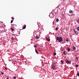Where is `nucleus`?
<instances>
[{"label":"nucleus","mask_w":79,"mask_h":79,"mask_svg":"<svg viewBox=\"0 0 79 79\" xmlns=\"http://www.w3.org/2000/svg\"><path fill=\"white\" fill-rule=\"evenodd\" d=\"M57 40H59V42H62L63 41V38L61 37H58L57 38Z\"/></svg>","instance_id":"1"},{"label":"nucleus","mask_w":79,"mask_h":79,"mask_svg":"<svg viewBox=\"0 0 79 79\" xmlns=\"http://www.w3.org/2000/svg\"><path fill=\"white\" fill-rule=\"evenodd\" d=\"M56 65V63L55 61L53 62L52 65V69H55V66Z\"/></svg>","instance_id":"2"},{"label":"nucleus","mask_w":79,"mask_h":79,"mask_svg":"<svg viewBox=\"0 0 79 79\" xmlns=\"http://www.w3.org/2000/svg\"><path fill=\"white\" fill-rule=\"evenodd\" d=\"M54 15L53 14H51L49 15V16L51 18H53Z\"/></svg>","instance_id":"3"},{"label":"nucleus","mask_w":79,"mask_h":79,"mask_svg":"<svg viewBox=\"0 0 79 79\" xmlns=\"http://www.w3.org/2000/svg\"><path fill=\"white\" fill-rule=\"evenodd\" d=\"M74 32H75V34H76L77 35L78 34V32H77L75 30H73Z\"/></svg>","instance_id":"4"},{"label":"nucleus","mask_w":79,"mask_h":79,"mask_svg":"<svg viewBox=\"0 0 79 79\" xmlns=\"http://www.w3.org/2000/svg\"><path fill=\"white\" fill-rule=\"evenodd\" d=\"M46 40H48V42L50 41V39L46 37Z\"/></svg>","instance_id":"5"},{"label":"nucleus","mask_w":79,"mask_h":79,"mask_svg":"<svg viewBox=\"0 0 79 79\" xmlns=\"http://www.w3.org/2000/svg\"><path fill=\"white\" fill-rule=\"evenodd\" d=\"M66 62L68 64H69V63H70V61H69V60H67Z\"/></svg>","instance_id":"6"},{"label":"nucleus","mask_w":79,"mask_h":79,"mask_svg":"<svg viewBox=\"0 0 79 79\" xmlns=\"http://www.w3.org/2000/svg\"><path fill=\"white\" fill-rule=\"evenodd\" d=\"M26 25H25L23 26V29H26Z\"/></svg>","instance_id":"7"},{"label":"nucleus","mask_w":79,"mask_h":79,"mask_svg":"<svg viewBox=\"0 0 79 79\" xmlns=\"http://www.w3.org/2000/svg\"><path fill=\"white\" fill-rule=\"evenodd\" d=\"M69 13H70L71 14H72L73 13V11L72 10L70 11L69 12Z\"/></svg>","instance_id":"8"},{"label":"nucleus","mask_w":79,"mask_h":79,"mask_svg":"<svg viewBox=\"0 0 79 79\" xmlns=\"http://www.w3.org/2000/svg\"><path fill=\"white\" fill-rule=\"evenodd\" d=\"M56 21L57 23H58V21H59V19H56Z\"/></svg>","instance_id":"9"},{"label":"nucleus","mask_w":79,"mask_h":79,"mask_svg":"<svg viewBox=\"0 0 79 79\" xmlns=\"http://www.w3.org/2000/svg\"><path fill=\"white\" fill-rule=\"evenodd\" d=\"M56 55V53L55 52H54L53 54V56H55Z\"/></svg>","instance_id":"10"},{"label":"nucleus","mask_w":79,"mask_h":79,"mask_svg":"<svg viewBox=\"0 0 79 79\" xmlns=\"http://www.w3.org/2000/svg\"><path fill=\"white\" fill-rule=\"evenodd\" d=\"M67 50H68V51H69V52H70V48H68Z\"/></svg>","instance_id":"11"},{"label":"nucleus","mask_w":79,"mask_h":79,"mask_svg":"<svg viewBox=\"0 0 79 79\" xmlns=\"http://www.w3.org/2000/svg\"><path fill=\"white\" fill-rule=\"evenodd\" d=\"M73 50H76V47H75L73 46Z\"/></svg>","instance_id":"12"},{"label":"nucleus","mask_w":79,"mask_h":79,"mask_svg":"<svg viewBox=\"0 0 79 79\" xmlns=\"http://www.w3.org/2000/svg\"><path fill=\"white\" fill-rule=\"evenodd\" d=\"M77 30H78V31H79V27H77Z\"/></svg>","instance_id":"13"},{"label":"nucleus","mask_w":79,"mask_h":79,"mask_svg":"<svg viewBox=\"0 0 79 79\" xmlns=\"http://www.w3.org/2000/svg\"><path fill=\"white\" fill-rule=\"evenodd\" d=\"M11 30H12V31H14V28H11Z\"/></svg>","instance_id":"14"},{"label":"nucleus","mask_w":79,"mask_h":79,"mask_svg":"<svg viewBox=\"0 0 79 79\" xmlns=\"http://www.w3.org/2000/svg\"><path fill=\"white\" fill-rule=\"evenodd\" d=\"M35 51L36 53L38 54V51H37L36 49L35 50Z\"/></svg>","instance_id":"15"},{"label":"nucleus","mask_w":79,"mask_h":79,"mask_svg":"<svg viewBox=\"0 0 79 79\" xmlns=\"http://www.w3.org/2000/svg\"><path fill=\"white\" fill-rule=\"evenodd\" d=\"M15 39V38L13 37V36L12 38V40H14Z\"/></svg>","instance_id":"16"},{"label":"nucleus","mask_w":79,"mask_h":79,"mask_svg":"<svg viewBox=\"0 0 79 79\" xmlns=\"http://www.w3.org/2000/svg\"><path fill=\"white\" fill-rule=\"evenodd\" d=\"M35 48H36V47H37V46L36 45H35L34 46Z\"/></svg>","instance_id":"17"},{"label":"nucleus","mask_w":79,"mask_h":79,"mask_svg":"<svg viewBox=\"0 0 79 79\" xmlns=\"http://www.w3.org/2000/svg\"><path fill=\"white\" fill-rule=\"evenodd\" d=\"M63 53H64V55H65V54L66 53V52H65V51H64Z\"/></svg>","instance_id":"18"},{"label":"nucleus","mask_w":79,"mask_h":79,"mask_svg":"<svg viewBox=\"0 0 79 79\" xmlns=\"http://www.w3.org/2000/svg\"><path fill=\"white\" fill-rule=\"evenodd\" d=\"M66 41H67V42H69V40H68V39H66Z\"/></svg>","instance_id":"19"},{"label":"nucleus","mask_w":79,"mask_h":79,"mask_svg":"<svg viewBox=\"0 0 79 79\" xmlns=\"http://www.w3.org/2000/svg\"><path fill=\"white\" fill-rule=\"evenodd\" d=\"M77 76H78V77H79V72H78L77 73Z\"/></svg>","instance_id":"20"},{"label":"nucleus","mask_w":79,"mask_h":79,"mask_svg":"<svg viewBox=\"0 0 79 79\" xmlns=\"http://www.w3.org/2000/svg\"><path fill=\"white\" fill-rule=\"evenodd\" d=\"M36 39H39V36H36Z\"/></svg>","instance_id":"21"},{"label":"nucleus","mask_w":79,"mask_h":79,"mask_svg":"<svg viewBox=\"0 0 79 79\" xmlns=\"http://www.w3.org/2000/svg\"><path fill=\"white\" fill-rule=\"evenodd\" d=\"M76 60H77V61H78V57H77L76 58Z\"/></svg>","instance_id":"22"},{"label":"nucleus","mask_w":79,"mask_h":79,"mask_svg":"<svg viewBox=\"0 0 79 79\" xmlns=\"http://www.w3.org/2000/svg\"><path fill=\"white\" fill-rule=\"evenodd\" d=\"M11 19H15V18H14L13 17H12V18H11Z\"/></svg>","instance_id":"23"},{"label":"nucleus","mask_w":79,"mask_h":79,"mask_svg":"<svg viewBox=\"0 0 79 79\" xmlns=\"http://www.w3.org/2000/svg\"><path fill=\"white\" fill-rule=\"evenodd\" d=\"M77 22L78 23H79V19L77 20Z\"/></svg>","instance_id":"24"},{"label":"nucleus","mask_w":79,"mask_h":79,"mask_svg":"<svg viewBox=\"0 0 79 79\" xmlns=\"http://www.w3.org/2000/svg\"><path fill=\"white\" fill-rule=\"evenodd\" d=\"M61 62L62 63V64H63V61L62 60L61 61Z\"/></svg>","instance_id":"25"},{"label":"nucleus","mask_w":79,"mask_h":79,"mask_svg":"<svg viewBox=\"0 0 79 79\" xmlns=\"http://www.w3.org/2000/svg\"><path fill=\"white\" fill-rule=\"evenodd\" d=\"M13 22V20H11V23H12Z\"/></svg>","instance_id":"26"},{"label":"nucleus","mask_w":79,"mask_h":79,"mask_svg":"<svg viewBox=\"0 0 79 79\" xmlns=\"http://www.w3.org/2000/svg\"><path fill=\"white\" fill-rule=\"evenodd\" d=\"M13 78L14 79H16V77H15V76L13 77Z\"/></svg>","instance_id":"27"},{"label":"nucleus","mask_w":79,"mask_h":79,"mask_svg":"<svg viewBox=\"0 0 79 79\" xmlns=\"http://www.w3.org/2000/svg\"><path fill=\"white\" fill-rule=\"evenodd\" d=\"M78 66V65H76V68H77Z\"/></svg>","instance_id":"28"},{"label":"nucleus","mask_w":79,"mask_h":79,"mask_svg":"<svg viewBox=\"0 0 79 79\" xmlns=\"http://www.w3.org/2000/svg\"><path fill=\"white\" fill-rule=\"evenodd\" d=\"M58 28H57V27H56V30H58Z\"/></svg>","instance_id":"29"},{"label":"nucleus","mask_w":79,"mask_h":79,"mask_svg":"<svg viewBox=\"0 0 79 79\" xmlns=\"http://www.w3.org/2000/svg\"><path fill=\"white\" fill-rule=\"evenodd\" d=\"M1 74H3V73L2 72L1 73Z\"/></svg>","instance_id":"30"},{"label":"nucleus","mask_w":79,"mask_h":79,"mask_svg":"<svg viewBox=\"0 0 79 79\" xmlns=\"http://www.w3.org/2000/svg\"><path fill=\"white\" fill-rule=\"evenodd\" d=\"M5 69H7L6 68V67L5 68Z\"/></svg>","instance_id":"31"}]
</instances>
